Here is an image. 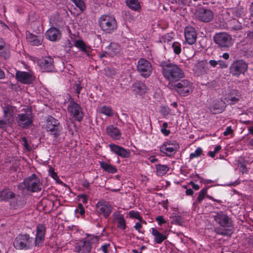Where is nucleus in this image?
Returning a JSON list of instances; mask_svg holds the SVG:
<instances>
[{
    "label": "nucleus",
    "mask_w": 253,
    "mask_h": 253,
    "mask_svg": "<svg viewBox=\"0 0 253 253\" xmlns=\"http://www.w3.org/2000/svg\"><path fill=\"white\" fill-rule=\"evenodd\" d=\"M15 194L9 188H3L0 191V201L9 203Z\"/></svg>",
    "instance_id": "28"
},
{
    "label": "nucleus",
    "mask_w": 253,
    "mask_h": 253,
    "mask_svg": "<svg viewBox=\"0 0 253 253\" xmlns=\"http://www.w3.org/2000/svg\"><path fill=\"white\" fill-rule=\"evenodd\" d=\"M16 121L19 127L28 129L33 125V116L31 113H20L17 115Z\"/></svg>",
    "instance_id": "12"
},
{
    "label": "nucleus",
    "mask_w": 253,
    "mask_h": 253,
    "mask_svg": "<svg viewBox=\"0 0 253 253\" xmlns=\"http://www.w3.org/2000/svg\"><path fill=\"white\" fill-rule=\"evenodd\" d=\"M160 66L164 77L170 82L178 81L184 77L183 70L175 64L169 61H162Z\"/></svg>",
    "instance_id": "2"
},
{
    "label": "nucleus",
    "mask_w": 253,
    "mask_h": 253,
    "mask_svg": "<svg viewBox=\"0 0 253 253\" xmlns=\"http://www.w3.org/2000/svg\"><path fill=\"white\" fill-rule=\"evenodd\" d=\"M189 184L192 187V188L195 190H198L200 188V186H199V185L195 183L193 181H191L190 183H189Z\"/></svg>",
    "instance_id": "63"
},
{
    "label": "nucleus",
    "mask_w": 253,
    "mask_h": 253,
    "mask_svg": "<svg viewBox=\"0 0 253 253\" xmlns=\"http://www.w3.org/2000/svg\"><path fill=\"white\" fill-rule=\"evenodd\" d=\"M226 107V103L221 99L214 100L210 107V111L214 114L223 112Z\"/></svg>",
    "instance_id": "23"
},
{
    "label": "nucleus",
    "mask_w": 253,
    "mask_h": 253,
    "mask_svg": "<svg viewBox=\"0 0 253 253\" xmlns=\"http://www.w3.org/2000/svg\"><path fill=\"white\" fill-rule=\"evenodd\" d=\"M34 245L33 238L28 234H18L13 242V246L17 250H29Z\"/></svg>",
    "instance_id": "3"
},
{
    "label": "nucleus",
    "mask_w": 253,
    "mask_h": 253,
    "mask_svg": "<svg viewBox=\"0 0 253 253\" xmlns=\"http://www.w3.org/2000/svg\"><path fill=\"white\" fill-rule=\"evenodd\" d=\"M231 30L238 31L242 29V24L236 19H233L230 22V28Z\"/></svg>",
    "instance_id": "39"
},
{
    "label": "nucleus",
    "mask_w": 253,
    "mask_h": 253,
    "mask_svg": "<svg viewBox=\"0 0 253 253\" xmlns=\"http://www.w3.org/2000/svg\"><path fill=\"white\" fill-rule=\"evenodd\" d=\"M53 59L50 56H45L39 59L38 64L43 71L52 72L54 68Z\"/></svg>",
    "instance_id": "16"
},
{
    "label": "nucleus",
    "mask_w": 253,
    "mask_h": 253,
    "mask_svg": "<svg viewBox=\"0 0 253 253\" xmlns=\"http://www.w3.org/2000/svg\"><path fill=\"white\" fill-rule=\"evenodd\" d=\"M214 221L220 225L224 228L221 229L220 228H215L214 231L218 235L230 236L233 233L232 228L233 227V221L231 218L225 212L219 211L215 212L213 215Z\"/></svg>",
    "instance_id": "1"
},
{
    "label": "nucleus",
    "mask_w": 253,
    "mask_h": 253,
    "mask_svg": "<svg viewBox=\"0 0 253 253\" xmlns=\"http://www.w3.org/2000/svg\"><path fill=\"white\" fill-rule=\"evenodd\" d=\"M99 24L101 29L107 33H111L117 28V23L115 18L109 15H103L99 19Z\"/></svg>",
    "instance_id": "6"
},
{
    "label": "nucleus",
    "mask_w": 253,
    "mask_h": 253,
    "mask_svg": "<svg viewBox=\"0 0 253 253\" xmlns=\"http://www.w3.org/2000/svg\"><path fill=\"white\" fill-rule=\"evenodd\" d=\"M233 133V129H232L231 127L230 126H227L225 130L223 132V135L224 136H227L229 134H231Z\"/></svg>",
    "instance_id": "55"
},
{
    "label": "nucleus",
    "mask_w": 253,
    "mask_h": 253,
    "mask_svg": "<svg viewBox=\"0 0 253 253\" xmlns=\"http://www.w3.org/2000/svg\"><path fill=\"white\" fill-rule=\"evenodd\" d=\"M67 110L76 121L81 122L83 120L84 114L80 105L71 97L69 98Z\"/></svg>",
    "instance_id": "9"
},
{
    "label": "nucleus",
    "mask_w": 253,
    "mask_h": 253,
    "mask_svg": "<svg viewBox=\"0 0 253 253\" xmlns=\"http://www.w3.org/2000/svg\"><path fill=\"white\" fill-rule=\"evenodd\" d=\"M49 173L50 176L57 182L59 183V182H62V181L59 179V176H58L57 173L55 172L54 169L53 168L50 167L49 169Z\"/></svg>",
    "instance_id": "41"
},
{
    "label": "nucleus",
    "mask_w": 253,
    "mask_h": 253,
    "mask_svg": "<svg viewBox=\"0 0 253 253\" xmlns=\"http://www.w3.org/2000/svg\"><path fill=\"white\" fill-rule=\"evenodd\" d=\"M74 46L76 47H86L85 44L82 40H77L74 42Z\"/></svg>",
    "instance_id": "45"
},
{
    "label": "nucleus",
    "mask_w": 253,
    "mask_h": 253,
    "mask_svg": "<svg viewBox=\"0 0 253 253\" xmlns=\"http://www.w3.org/2000/svg\"><path fill=\"white\" fill-rule=\"evenodd\" d=\"M157 175L160 176L165 175L169 170V168L165 165L158 164L156 165Z\"/></svg>",
    "instance_id": "35"
},
{
    "label": "nucleus",
    "mask_w": 253,
    "mask_h": 253,
    "mask_svg": "<svg viewBox=\"0 0 253 253\" xmlns=\"http://www.w3.org/2000/svg\"><path fill=\"white\" fill-rule=\"evenodd\" d=\"M106 133L114 140H120L122 138V133L121 130L113 125H109L106 126Z\"/></svg>",
    "instance_id": "18"
},
{
    "label": "nucleus",
    "mask_w": 253,
    "mask_h": 253,
    "mask_svg": "<svg viewBox=\"0 0 253 253\" xmlns=\"http://www.w3.org/2000/svg\"><path fill=\"white\" fill-rule=\"evenodd\" d=\"M221 149V146L220 145H217L215 147L213 151L208 152V155L211 158H214L215 154L218 153Z\"/></svg>",
    "instance_id": "43"
},
{
    "label": "nucleus",
    "mask_w": 253,
    "mask_h": 253,
    "mask_svg": "<svg viewBox=\"0 0 253 253\" xmlns=\"http://www.w3.org/2000/svg\"><path fill=\"white\" fill-rule=\"evenodd\" d=\"M248 67V64L244 60L239 59L232 63L229 69L230 73L233 76L239 77L241 74L245 73Z\"/></svg>",
    "instance_id": "10"
},
{
    "label": "nucleus",
    "mask_w": 253,
    "mask_h": 253,
    "mask_svg": "<svg viewBox=\"0 0 253 253\" xmlns=\"http://www.w3.org/2000/svg\"><path fill=\"white\" fill-rule=\"evenodd\" d=\"M126 5L133 10L137 11L140 8L138 0H126Z\"/></svg>",
    "instance_id": "37"
},
{
    "label": "nucleus",
    "mask_w": 253,
    "mask_h": 253,
    "mask_svg": "<svg viewBox=\"0 0 253 253\" xmlns=\"http://www.w3.org/2000/svg\"><path fill=\"white\" fill-rule=\"evenodd\" d=\"M151 234L154 236V242L156 244H160L167 239V236L160 233L155 228H151Z\"/></svg>",
    "instance_id": "31"
},
{
    "label": "nucleus",
    "mask_w": 253,
    "mask_h": 253,
    "mask_svg": "<svg viewBox=\"0 0 253 253\" xmlns=\"http://www.w3.org/2000/svg\"><path fill=\"white\" fill-rule=\"evenodd\" d=\"M109 148L111 152L123 158H127L130 156L129 150L115 144H110Z\"/></svg>",
    "instance_id": "21"
},
{
    "label": "nucleus",
    "mask_w": 253,
    "mask_h": 253,
    "mask_svg": "<svg viewBox=\"0 0 253 253\" xmlns=\"http://www.w3.org/2000/svg\"><path fill=\"white\" fill-rule=\"evenodd\" d=\"M173 220L175 224L178 225H182L184 223L183 219L181 216H175Z\"/></svg>",
    "instance_id": "46"
},
{
    "label": "nucleus",
    "mask_w": 253,
    "mask_h": 253,
    "mask_svg": "<svg viewBox=\"0 0 253 253\" xmlns=\"http://www.w3.org/2000/svg\"><path fill=\"white\" fill-rule=\"evenodd\" d=\"M156 220L157 221L160 226L162 225L163 224L166 223L167 222L164 219V217L162 215L158 216L156 217Z\"/></svg>",
    "instance_id": "51"
},
{
    "label": "nucleus",
    "mask_w": 253,
    "mask_h": 253,
    "mask_svg": "<svg viewBox=\"0 0 253 253\" xmlns=\"http://www.w3.org/2000/svg\"><path fill=\"white\" fill-rule=\"evenodd\" d=\"M83 87L80 84H78L76 85L75 91L78 95V97H79V94L81 93V91Z\"/></svg>",
    "instance_id": "56"
},
{
    "label": "nucleus",
    "mask_w": 253,
    "mask_h": 253,
    "mask_svg": "<svg viewBox=\"0 0 253 253\" xmlns=\"http://www.w3.org/2000/svg\"><path fill=\"white\" fill-rule=\"evenodd\" d=\"M9 203L11 209L20 210L25 206L26 200L22 196L15 194Z\"/></svg>",
    "instance_id": "19"
},
{
    "label": "nucleus",
    "mask_w": 253,
    "mask_h": 253,
    "mask_svg": "<svg viewBox=\"0 0 253 253\" xmlns=\"http://www.w3.org/2000/svg\"><path fill=\"white\" fill-rule=\"evenodd\" d=\"M215 43L221 47H228L232 46L233 41L229 35L224 32L216 33L213 37Z\"/></svg>",
    "instance_id": "11"
},
{
    "label": "nucleus",
    "mask_w": 253,
    "mask_h": 253,
    "mask_svg": "<svg viewBox=\"0 0 253 253\" xmlns=\"http://www.w3.org/2000/svg\"><path fill=\"white\" fill-rule=\"evenodd\" d=\"M164 144H167V145L168 146H169V147H173V146H175V145H176V146H177V150L179 148V145L178 143H177L175 141H171L170 140H168V141H165V142H164Z\"/></svg>",
    "instance_id": "50"
},
{
    "label": "nucleus",
    "mask_w": 253,
    "mask_h": 253,
    "mask_svg": "<svg viewBox=\"0 0 253 253\" xmlns=\"http://www.w3.org/2000/svg\"><path fill=\"white\" fill-rule=\"evenodd\" d=\"M22 141L23 142V146L25 149L30 150V146L28 144L27 138L26 137H23L22 138Z\"/></svg>",
    "instance_id": "53"
},
{
    "label": "nucleus",
    "mask_w": 253,
    "mask_h": 253,
    "mask_svg": "<svg viewBox=\"0 0 253 253\" xmlns=\"http://www.w3.org/2000/svg\"><path fill=\"white\" fill-rule=\"evenodd\" d=\"M241 94L237 90H233L227 96L224 98V101L228 104L232 105L239 101Z\"/></svg>",
    "instance_id": "26"
},
{
    "label": "nucleus",
    "mask_w": 253,
    "mask_h": 253,
    "mask_svg": "<svg viewBox=\"0 0 253 253\" xmlns=\"http://www.w3.org/2000/svg\"><path fill=\"white\" fill-rule=\"evenodd\" d=\"M173 147H170L167 144H163L160 147V151L161 153L165 154L167 156L172 157L177 151V146L175 145Z\"/></svg>",
    "instance_id": "30"
},
{
    "label": "nucleus",
    "mask_w": 253,
    "mask_h": 253,
    "mask_svg": "<svg viewBox=\"0 0 253 253\" xmlns=\"http://www.w3.org/2000/svg\"><path fill=\"white\" fill-rule=\"evenodd\" d=\"M110 246L109 244H105L101 246V250L104 253H108V248Z\"/></svg>",
    "instance_id": "58"
},
{
    "label": "nucleus",
    "mask_w": 253,
    "mask_h": 253,
    "mask_svg": "<svg viewBox=\"0 0 253 253\" xmlns=\"http://www.w3.org/2000/svg\"><path fill=\"white\" fill-rule=\"evenodd\" d=\"M205 62L204 61H200L195 64L193 70L198 74H202L204 71Z\"/></svg>",
    "instance_id": "38"
},
{
    "label": "nucleus",
    "mask_w": 253,
    "mask_h": 253,
    "mask_svg": "<svg viewBox=\"0 0 253 253\" xmlns=\"http://www.w3.org/2000/svg\"><path fill=\"white\" fill-rule=\"evenodd\" d=\"M113 207L111 204L104 200L99 201L96 205V211L99 215L104 218H108L112 211Z\"/></svg>",
    "instance_id": "14"
},
{
    "label": "nucleus",
    "mask_w": 253,
    "mask_h": 253,
    "mask_svg": "<svg viewBox=\"0 0 253 253\" xmlns=\"http://www.w3.org/2000/svg\"><path fill=\"white\" fill-rule=\"evenodd\" d=\"M3 115L5 120L8 123H11L13 121L14 110L12 107L7 106L3 108Z\"/></svg>",
    "instance_id": "32"
},
{
    "label": "nucleus",
    "mask_w": 253,
    "mask_h": 253,
    "mask_svg": "<svg viewBox=\"0 0 253 253\" xmlns=\"http://www.w3.org/2000/svg\"><path fill=\"white\" fill-rule=\"evenodd\" d=\"M133 91L136 94L142 95L147 92V87L145 84L141 82L134 83L132 86Z\"/></svg>",
    "instance_id": "29"
},
{
    "label": "nucleus",
    "mask_w": 253,
    "mask_h": 253,
    "mask_svg": "<svg viewBox=\"0 0 253 253\" xmlns=\"http://www.w3.org/2000/svg\"><path fill=\"white\" fill-rule=\"evenodd\" d=\"M78 208L79 210V213L81 216L84 215L85 210L83 205L81 203H79L78 205Z\"/></svg>",
    "instance_id": "54"
},
{
    "label": "nucleus",
    "mask_w": 253,
    "mask_h": 253,
    "mask_svg": "<svg viewBox=\"0 0 253 253\" xmlns=\"http://www.w3.org/2000/svg\"><path fill=\"white\" fill-rule=\"evenodd\" d=\"M99 112L100 114L109 117L114 115V112L111 106L103 105L100 108Z\"/></svg>",
    "instance_id": "36"
},
{
    "label": "nucleus",
    "mask_w": 253,
    "mask_h": 253,
    "mask_svg": "<svg viewBox=\"0 0 253 253\" xmlns=\"http://www.w3.org/2000/svg\"><path fill=\"white\" fill-rule=\"evenodd\" d=\"M8 124L5 120H0V128H4L6 126L7 124Z\"/></svg>",
    "instance_id": "60"
},
{
    "label": "nucleus",
    "mask_w": 253,
    "mask_h": 253,
    "mask_svg": "<svg viewBox=\"0 0 253 253\" xmlns=\"http://www.w3.org/2000/svg\"><path fill=\"white\" fill-rule=\"evenodd\" d=\"M80 200H81L84 204H86L88 202V198L86 195L82 194L78 196Z\"/></svg>",
    "instance_id": "52"
},
{
    "label": "nucleus",
    "mask_w": 253,
    "mask_h": 253,
    "mask_svg": "<svg viewBox=\"0 0 253 253\" xmlns=\"http://www.w3.org/2000/svg\"><path fill=\"white\" fill-rule=\"evenodd\" d=\"M45 37L51 41L55 42L61 37L60 31L55 28H50L45 33Z\"/></svg>",
    "instance_id": "27"
},
{
    "label": "nucleus",
    "mask_w": 253,
    "mask_h": 253,
    "mask_svg": "<svg viewBox=\"0 0 253 253\" xmlns=\"http://www.w3.org/2000/svg\"><path fill=\"white\" fill-rule=\"evenodd\" d=\"M115 219L117 221V227L119 229L124 230L126 228V221L124 218V215L118 213L115 215Z\"/></svg>",
    "instance_id": "34"
},
{
    "label": "nucleus",
    "mask_w": 253,
    "mask_h": 253,
    "mask_svg": "<svg viewBox=\"0 0 253 253\" xmlns=\"http://www.w3.org/2000/svg\"><path fill=\"white\" fill-rule=\"evenodd\" d=\"M45 128L47 131L50 132V134L54 138H57L60 136L62 129L59 121L51 116H49L47 118Z\"/></svg>",
    "instance_id": "8"
},
{
    "label": "nucleus",
    "mask_w": 253,
    "mask_h": 253,
    "mask_svg": "<svg viewBox=\"0 0 253 253\" xmlns=\"http://www.w3.org/2000/svg\"><path fill=\"white\" fill-rule=\"evenodd\" d=\"M97 238L93 235H88L86 238H84L78 242L75 246V251L78 253H89L92 249L91 243L93 240Z\"/></svg>",
    "instance_id": "7"
},
{
    "label": "nucleus",
    "mask_w": 253,
    "mask_h": 253,
    "mask_svg": "<svg viewBox=\"0 0 253 253\" xmlns=\"http://www.w3.org/2000/svg\"><path fill=\"white\" fill-rule=\"evenodd\" d=\"M184 35L185 38V43L189 44H192L195 42L197 39V34L195 29L191 26H187L184 30Z\"/></svg>",
    "instance_id": "22"
},
{
    "label": "nucleus",
    "mask_w": 253,
    "mask_h": 253,
    "mask_svg": "<svg viewBox=\"0 0 253 253\" xmlns=\"http://www.w3.org/2000/svg\"><path fill=\"white\" fill-rule=\"evenodd\" d=\"M195 15L198 19L204 22H210L214 17L212 11L204 7L198 8L196 11Z\"/></svg>",
    "instance_id": "15"
},
{
    "label": "nucleus",
    "mask_w": 253,
    "mask_h": 253,
    "mask_svg": "<svg viewBox=\"0 0 253 253\" xmlns=\"http://www.w3.org/2000/svg\"><path fill=\"white\" fill-rule=\"evenodd\" d=\"M142 228V223H140L137 222L135 225L134 226V228L139 233L141 234H144L145 231L144 230H141V228Z\"/></svg>",
    "instance_id": "48"
},
{
    "label": "nucleus",
    "mask_w": 253,
    "mask_h": 253,
    "mask_svg": "<svg viewBox=\"0 0 253 253\" xmlns=\"http://www.w3.org/2000/svg\"><path fill=\"white\" fill-rule=\"evenodd\" d=\"M218 64L219 65L221 68H226L227 67V64L226 62L222 60H219L218 61Z\"/></svg>",
    "instance_id": "61"
},
{
    "label": "nucleus",
    "mask_w": 253,
    "mask_h": 253,
    "mask_svg": "<svg viewBox=\"0 0 253 253\" xmlns=\"http://www.w3.org/2000/svg\"><path fill=\"white\" fill-rule=\"evenodd\" d=\"M82 185L84 187H85L88 189H89L90 187V183L88 182L87 180H84L82 183Z\"/></svg>",
    "instance_id": "59"
},
{
    "label": "nucleus",
    "mask_w": 253,
    "mask_h": 253,
    "mask_svg": "<svg viewBox=\"0 0 253 253\" xmlns=\"http://www.w3.org/2000/svg\"><path fill=\"white\" fill-rule=\"evenodd\" d=\"M26 39L27 42L32 46H39L42 44L43 37L35 35L29 32H26Z\"/></svg>",
    "instance_id": "25"
},
{
    "label": "nucleus",
    "mask_w": 253,
    "mask_h": 253,
    "mask_svg": "<svg viewBox=\"0 0 253 253\" xmlns=\"http://www.w3.org/2000/svg\"><path fill=\"white\" fill-rule=\"evenodd\" d=\"M168 86L177 92L180 96H185L193 91V83L188 80H182L174 84H170Z\"/></svg>",
    "instance_id": "4"
},
{
    "label": "nucleus",
    "mask_w": 253,
    "mask_h": 253,
    "mask_svg": "<svg viewBox=\"0 0 253 253\" xmlns=\"http://www.w3.org/2000/svg\"><path fill=\"white\" fill-rule=\"evenodd\" d=\"M203 153V150L202 149L199 147H198L194 152L191 153L190 154L189 158L190 160L194 159L195 158H198L200 157Z\"/></svg>",
    "instance_id": "40"
},
{
    "label": "nucleus",
    "mask_w": 253,
    "mask_h": 253,
    "mask_svg": "<svg viewBox=\"0 0 253 253\" xmlns=\"http://www.w3.org/2000/svg\"><path fill=\"white\" fill-rule=\"evenodd\" d=\"M25 188L33 193L39 192L42 189V184L40 178L35 174L25 178L23 180Z\"/></svg>",
    "instance_id": "5"
},
{
    "label": "nucleus",
    "mask_w": 253,
    "mask_h": 253,
    "mask_svg": "<svg viewBox=\"0 0 253 253\" xmlns=\"http://www.w3.org/2000/svg\"><path fill=\"white\" fill-rule=\"evenodd\" d=\"M78 7L80 10L83 11L85 8V6L84 5V1L82 0H71Z\"/></svg>",
    "instance_id": "42"
},
{
    "label": "nucleus",
    "mask_w": 253,
    "mask_h": 253,
    "mask_svg": "<svg viewBox=\"0 0 253 253\" xmlns=\"http://www.w3.org/2000/svg\"><path fill=\"white\" fill-rule=\"evenodd\" d=\"M241 170L243 173H247V168L245 164H242L241 165Z\"/></svg>",
    "instance_id": "64"
},
{
    "label": "nucleus",
    "mask_w": 253,
    "mask_h": 253,
    "mask_svg": "<svg viewBox=\"0 0 253 253\" xmlns=\"http://www.w3.org/2000/svg\"><path fill=\"white\" fill-rule=\"evenodd\" d=\"M46 227L42 224H39L36 227V235L34 242L36 246L39 247L42 245L45 240Z\"/></svg>",
    "instance_id": "17"
},
{
    "label": "nucleus",
    "mask_w": 253,
    "mask_h": 253,
    "mask_svg": "<svg viewBox=\"0 0 253 253\" xmlns=\"http://www.w3.org/2000/svg\"><path fill=\"white\" fill-rule=\"evenodd\" d=\"M128 215L129 218L136 219L140 215V213L139 211L132 210L129 211Z\"/></svg>",
    "instance_id": "47"
},
{
    "label": "nucleus",
    "mask_w": 253,
    "mask_h": 253,
    "mask_svg": "<svg viewBox=\"0 0 253 253\" xmlns=\"http://www.w3.org/2000/svg\"><path fill=\"white\" fill-rule=\"evenodd\" d=\"M137 69L140 75L144 78H148L152 72L151 64L144 58H140L137 65Z\"/></svg>",
    "instance_id": "13"
},
{
    "label": "nucleus",
    "mask_w": 253,
    "mask_h": 253,
    "mask_svg": "<svg viewBox=\"0 0 253 253\" xmlns=\"http://www.w3.org/2000/svg\"><path fill=\"white\" fill-rule=\"evenodd\" d=\"M209 188V186H206L201 190V191L198 193V196L197 198L196 202L199 204H201L202 203L205 198L206 197L210 200L218 203V204H221L222 203L221 200L215 199L212 196L207 194L208 189Z\"/></svg>",
    "instance_id": "24"
},
{
    "label": "nucleus",
    "mask_w": 253,
    "mask_h": 253,
    "mask_svg": "<svg viewBox=\"0 0 253 253\" xmlns=\"http://www.w3.org/2000/svg\"><path fill=\"white\" fill-rule=\"evenodd\" d=\"M99 165L102 169L108 173L114 174L117 171V168L109 163L103 161H100Z\"/></svg>",
    "instance_id": "33"
},
{
    "label": "nucleus",
    "mask_w": 253,
    "mask_h": 253,
    "mask_svg": "<svg viewBox=\"0 0 253 253\" xmlns=\"http://www.w3.org/2000/svg\"><path fill=\"white\" fill-rule=\"evenodd\" d=\"M161 132L165 135V136H168L170 133V131L169 130L167 129V128H161Z\"/></svg>",
    "instance_id": "62"
},
{
    "label": "nucleus",
    "mask_w": 253,
    "mask_h": 253,
    "mask_svg": "<svg viewBox=\"0 0 253 253\" xmlns=\"http://www.w3.org/2000/svg\"><path fill=\"white\" fill-rule=\"evenodd\" d=\"M8 48H0V55L4 59L8 58L9 57V52L8 51Z\"/></svg>",
    "instance_id": "44"
},
{
    "label": "nucleus",
    "mask_w": 253,
    "mask_h": 253,
    "mask_svg": "<svg viewBox=\"0 0 253 253\" xmlns=\"http://www.w3.org/2000/svg\"><path fill=\"white\" fill-rule=\"evenodd\" d=\"M116 74V70L114 68H108L106 71V75L111 78H113Z\"/></svg>",
    "instance_id": "49"
},
{
    "label": "nucleus",
    "mask_w": 253,
    "mask_h": 253,
    "mask_svg": "<svg viewBox=\"0 0 253 253\" xmlns=\"http://www.w3.org/2000/svg\"><path fill=\"white\" fill-rule=\"evenodd\" d=\"M17 81L22 84H30L33 83L34 78L32 74L24 71H17L15 74Z\"/></svg>",
    "instance_id": "20"
},
{
    "label": "nucleus",
    "mask_w": 253,
    "mask_h": 253,
    "mask_svg": "<svg viewBox=\"0 0 253 253\" xmlns=\"http://www.w3.org/2000/svg\"><path fill=\"white\" fill-rule=\"evenodd\" d=\"M83 53H85L88 56H90V53L91 52V48H79Z\"/></svg>",
    "instance_id": "57"
}]
</instances>
